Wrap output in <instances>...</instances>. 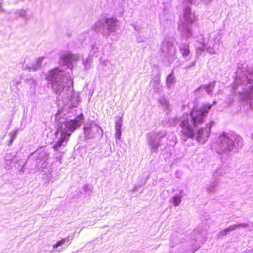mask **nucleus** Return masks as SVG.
<instances>
[{
  "label": "nucleus",
  "instance_id": "obj_31",
  "mask_svg": "<svg viewBox=\"0 0 253 253\" xmlns=\"http://www.w3.org/2000/svg\"><path fill=\"white\" fill-rule=\"evenodd\" d=\"M0 11H3V10L0 8Z\"/></svg>",
  "mask_w": 253,
  "mask_h": 253
},
{
  "label": "nucleus",
  "instance_id": "obj_1",
  "mask_svg": "<svg viewBox=\"0 0 253 253\" xmlns=\"http://www.w3.org/2000/svg\"><path fill=\"white\" fill-rule=\"evenodd\" d=\"M216 104V101H214L212 104H206L199 110H193L191 112V120L190 123L188 119H183L181 123L182 131L189 137H192L194 135L193 126H197L204 122L206 115L208 113L211 107Z\"/></svg>",
  "mask_w": 253,
  "mask_h": 253
},
{
  "label": "nucleus",
  "instance_id": "obj_22",
  "mask_svg": "<svg viewBox=\"0 0 253 253\" xmlns=\"http://www.w3.org/2000/svg\"><path fill=\"white\" fill-rule=\"evenodd\" d=\"M122 126V120L120 118L119 120L116 121L115 125L116 131H121V127Z\"/></svg>",
  "mask_w": 253,
  "mask_h": 253
},
{
  "label": "nucleus",
  "instance_id": "obj_27",
  "mask_svg": "<svg viewBox=\"0 0 253 253\" xmlns=\"http://www.w3.org/2000/svg\"><path fill=\"white\" fill-rule=\"evenodd\" d=\"M185 1H187L189 3H196V2H197V0H184Z\"/></svg>",
  "mask_w": 253,
  "mask_h": 253
},
{
  "label": "nucleus",
  "instance_id": "obj_4",
  "mask_svg": "<svg viewBox=\"0 0 253 253\" xmlns=\"http://www.w3.org/2000/svg\"><path fill=\"white\" fill-rule=\"evenodd\" d=\"M250 77L246 75L244 77L243 82L245 85V91L242 93L241 97L243 99H253V76L250 74Z\"/></svg>",
  "mask_w": 253,
  "mask_h": 253
},
{
  "label": "nucleus",
  "instance_id": "obj_7",
  "mask_svg": "<svg viewBox=\"0 0 253 253\" xmlns=\"http://www.w3.org/2000/svg\"><path fill=\"white\" fill-rule=\"evenodd\" d=\"M101 128L93 121L85 124L84 126V132L86 138L93 137L95 132H98Z\"/></svg>",
  "mask_w": 253,
  "mask_h": 253
},
{
  "label": "nucleus",
  "instance_id": "obj_20",
  "mask_svg": "<svg viewBox=\"0 0 253 253\" xmlns=\"http://www.w3.org/2000/svg\"><path fill=\"white\" fill-rule=\"evenodd\" d=\"M99 48L100 46L97 44H94L92 46L91 52L93 55L96 56H98L99 54Z\"/></svg>",
  "mask_w": 253,
  "mask_h": 253
},
{
  "label": "nucleus",
  "instance_id": "obj_6",
  "mask_svg": "<svg viewBox=\"0 0 253 253\" xmlns=\"http://www.w3.org/2000/svg\"><path fill=\"white\" fill-rule=\"evenodd\" d=\"M215 124V122L214 121H211L206 124L205 128H202L199 130L197 136L198 142L204 143L207 141L210 134L211 129Z\"/></svg>",
  "mask_w": 253,
  "mask_h": 253
},
{
  "label": "nucleus",
  "instance_id": "obj_30",
  "mask_svg": "<svg viewBox=\"0 0 253 253\" xmlns=\"http://www.w3.org/2000/svg\"><path fill=\"white\" fill-rule=\"evenodd\" d=\"M251 138L252 139H253V133L251 135Z\"/></svg>",
  "mask_w": 253,
  "mask_h": 253
},
{
  "label": "nucleus",
  "instance_id": "obj_10",
  "mask_svg": "<svg viewBox=\"0 0 253 253\" xmlns=\"http://www.w3.org/2000/svg\"><path fill=\"white\" fill-rule=\"evenodd\" d=\"M184 17L185 21L189 24L192 23L195 20V16L191 12V9L189 7L184 9Z\"/></svg>",
  "mask_w": 253,
  "mask_h": 253
},
{
  "label": "nucleus",
  "instance_id": "obj_16",
  "mask_svg": "<svg viewBox=\"0 0 253 253\" xmlns=\"http://www.w3.org/2000/svg\"><path fill=\"white\" fill-rule=\"evenodd\" d=\"M180 51L184 58H186L187 56L190 53V50L188 44H185L182 45L180 46Z\"/></svg>",
  "mask_w": 253,
  "mask_h": 253
},
{
  "label": "nucleus",
  "instance_id": "obj_21",
  "mask_svg": "<svg viewBox=\"0 0 253 253\" xmlns=\"http://www.w3.org/2000/svg\"><path fill=\"white\" fill-rule=\"evenodd\" d=\"M181 196H175L172 198L174 206L177 207L180 205L181 202Z\"/></svg>",
  "mask_w": 253,
  "mask_h": 253
},
{
  "label": "nucleus",
  "instance_id": "obj_9",
  "mask_svg": "<svg viewBox=\"0 0 253 253\" xmlns=\"http://www.w3.org/2000/svg\"><path fill=\"white\" fill-rule=\"evenodd\" d=\"M77 123L75 120H70L68 121H66L64 123V125L65 126L64 130L62 129V130L64 131L65 134H66V132L68 133V131L69 132H72L73 131L76 126H77ZM62 129H61V131Z\"/></svg>",
  "mask_w": 253,
  "mask_h": 253
},
{
  "label": "nucleus",
  "instance_id": "obj_2",
  "mask_svg": "<svg viewBox=\"0 0 253 253\" xmlns=\"http://www.w3.org/2000/svg\"><path fill=\"white\" fill-rule=\"evenodd\" d=\"M233 133L223 132L219 137L217 143L219 145L220 150L225 153H228L233 151L236 147V145L241 147L243 145V139L239 135Z\"/></svg>",
  "mask_w": 253,
  "mask_h": 253
},
{
  "label": "nucleus",
  "instance_id": "obj_8",
  "mask_svg": "<svg viewBox=\"0 0 253 253\" xmlns=\"http://www.w3.org/2000/svg\"><path fill=\"white\" fill-rule=\"evenodd\" d=\"M203 45L201 47H197V48L201 51L206 50L207 52L211 54H215L217 48H216V42L215 41H206L205 38L203 39Z\"/></svg>",
  "mask_w": 253,
  "mask_h": 253
},
{
  "label": "nucleus",
  "instance_id": "obj_28",
  "mask_svg": "<svg viewBox=\"0 0 253 253\" xmlns=\"http://www.w3.org/2000/svg\"><path fill=\"white\" fill-rule=\"evenodd\" d=\"M240 82V79H239V78L237 77L235 80V83L238 84Z\"/></svg>",
  "mask_w": 253,
  "mask_h": 253
},
{
  "label": "nucleus",
  "instance_id": "obj_3",
  "mask_svg": "<svg viewBox=\"0 0 253 253\" xmlns=\"http://www.w3.org/2000/svg\"><path fill=\"white\" fill-rule=\"evenodd\" d=\"M118 21L114 18H105L98 20L94 25L95 31L100 32L104 36L108 37L111 33L116 31Z\"/></svg>",
  "mask_w": 253,
  "mask_h": 253
},
{
  "label": "nucleus",
  "instance_id": "obj_5",
  "mask_svg": "<svg viewBox=\"0 0 253 253\" xmlns=\"http://www.w3.org/2000/svg\"><path fill=\"white\" fill-rule=\"evenodd\" d=\"M165 135L164 131L152 132L148 135V144L152 152H156L160 146V139Z\"/></svg>",
  "mask_w": 253,
  "mask_h": 253
},
{
  "label": "nucleus",
  "instance_id": "obj_23",
  "mask_svg": "<svg viewBox=\"0 0 253 253\" xmlns=\"http://www.w3.org/2000/svg\"><path fill=\"white\" fill-rule=\"evenodd\" d=\"M160 104L163 106L164 108L167 109L169 107V103L165 98H162L159 101Z\"/></svg>",
  "mask_w": 253,
  "mask_h": 253
},
{
  "label": "nucleus",
  "instance_id": "obj_12",
  "mask_svg": "<svg viewBox=\"0 0 253 253\" xmlns=\"http://www.w3.org/2000/svg\"><path fill=\"white\" fill-rule=\"evenodd\" d=\"M179 30L185 34L187 37H189L192 35V31L189 25L185 24H181L179 26Z\"/></svg>",
  "mask_w": 253,
  "mask_h": 253
},
{
  "label": "nucleus",
  "instance_id": "obj_14",
  "mask_svg": "<svg viewBox=\"0 0 253 253\" xmlns=\"http://www.w3.org/2000/svg\"><path fill=\"white\" fill-rule=\"evenodd\" d=\"M175 83V78L173 73L169 74L166 80V84L168 88H170Z\"/></svg>",
  "mask_w": 253,
  "mask_h": 253
},
{
  "label": "nucleus",
  "instance_id": "obj_15",
  "mask_svg": "<svg viewBox=\"0 0 253 253\" xmlns=\"http://www.w3.org/2000/svg\"><path fill=\"white\" fill-rule=\"evenodd\" d=\"M214 86H215L214 83H210V84L208 86H206L205 85H201L199 87L198 90L204 89V90H205V91L208 94L211 96V94L212 92V90L214 87Z\"/></svg>",
  "mask_w": 253,
  "mask_h": 253
},
{
  "label": "nucleus",
  "instance_id": "obj_25",
  "mask_svg": "<svg viewBox=\"0 0 253 253\" xmlns=\"http://www.w3.org/2000/svg\"><path fill=\"white\" fill-rule=\"evenodd\" d=\"M92 189V186L90 185H86L83 187V190L85 192L90 193L91 192Z\"/></svg>",
  "mask_w": 253,
  "mask_h": 253
},
{
  "label": "nucleus",
  "instance_id": "obj_13",
  "mask_svg": "<svg viewBox=\"0 0 253 253\" xmlns=\"http://www.w3.org/2000/svg\"><path fill=\"white\" fill-rule=\"evenodd\" d=\"M70 135V133L66 132V134L64 133L63 130H61V136L58 141L55 144V145L53 146V149L55 150H57V148L60 147L63 141L65 140V139L66 136H68Z\"/></svg>",
  "mask_w": 253,
  "mask_h": 253
},
{
  "label": "nucleus",
  "instance_id": "obj_29",
  "mask_svg": "<svg viewBox=\"0 0 253 253\" xmlns=\"http://www.w3.org/2000/svg\"><path fill=\"white\" fill-rule=\"evenodd\" d=\"M80 121L83 119V114H80Z\"/></svg>",
  "mask_w": 253,
  "mask_h": 253
},
{
  "label": "nucleus",
  "instance_id": "obj_11",
  "mask_svg": "<svg viewBox=\"0 0 253 253\" xmlns=\"http://www.w3.org/2000/svg\"><path fill=\"white\" fill-rule=\"evenodd\" d=\"M247 227V225L244 223H239L237 224L232 225L229 227L223 230L220 232V234L223 235H226L228 232H231L237 228H245Z\"/></svg>",
  "mask_w": 253,
  "mask_h": 253
},
{
  "label": "nucleus",
  "instance_id": "obj_18",
  "mask_svg": "<svg viewBox=\"0 0 253 253\" xmlns=\"http://www.w3.org/2000/svg\"><path fill=\"white\" fill-rule=\"evenodd\" d=\"M92 62V59L90 56L86 58V59H83V64L84 67L85 69H88Z\"/></svg>",
  "mask_w": 253,
  "mask_h": 253
},
{
  "label": "nucleus",
  "instance_id": "obj_19",
  "mask_svg": "<svg viewBox=\"0 0 253 253\" xmlns=\"http://www.w3.org/2000/svg\"><path fill=\"white\" fill-rule=\"evenodd\" d=\"M167 52L170 55L174 54L176 52V49L171 43L167 44Z\"/></svg>",
  "mask_w": 253,
  "mask_h": 253
},
{
  "label": "nucleus",
  "instance_id": "obj_24",
  "mask_svg": "<svg viewBox=\"0 0 253 253\" xmlns=\"http://www.w3.org/2000/svg\"><path fill=\"white\" fill-rule=\"evenodd\" d=\"M65 242V239H62L61 240L57 242L55 244H54L53 246L54 248H57L58 247L62 245Z\"/></svg>",
  "mask_w": 253,
  "mask_h": 253
},
{
  "label": "nucleus",
  "instance_id": "obj_26",
  "mask_svg": "<svg viewBox=\"0 0 253 253\" xmlns=\"http://www.w3.org/2000/svg\"><path fill=\"white\" fill-rule=\"evenodd\" d=\"M121 136V131H116L115 137L117 140H119Z\"/></svg>",
  "mask_w": 253,
  "mask_h": 253
},
{
  "label": "nucleus",
  "instance_id": "obj_17",
  "mask_svg": "<svg viewBox=\"0 0 253 253\" xmlns=\"http://www.w3.org/2000/svg\"><path fill=\"white\" fill-rule=\"evenodd\" d=\"M218 185V182L217 180L211 182L207 188V190L209 192L213 193L216 190L217 187Z\"/></svg>",
  "mask_w": 253,
  "mask_h": 253
}]
</instances>
